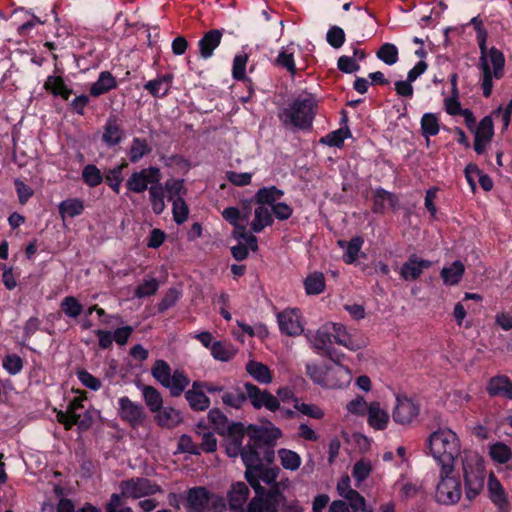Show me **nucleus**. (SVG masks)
I'll use <instances>...</instances> for the list:
<instances>
[{
  "label": "nucleus",
  "instance_id": "13d9d810",
  "mask_svg": "<svg viewBox=\"0 0 512 512\" xmlns=\"http://www.w3.org/2000/svg\"><path fill=\"white\" fill-rule=\"evenodd\" d=\"M211 355L214 359L227 362L234 356V351L222 341H215L211 345Z\"/></svg>",
  "mask_w": 512,
  "mask_h": 512
},
{
  "label": "nucleus",
  "instance_id": "cd10ccee",
  "mask_svg": "<svg viewBox=\"0 0 512 512\" xmlns=\"http://www.w3.org/2000/svg\"><path fill=\"white\" fill-rule=\"evenodd\" d=\"M118 87L116 78L110 71L100 72L98 79L90 87V95L93 97H99L103 94L110 92Z\"/></svg>",
  "mask_w": 512,
  "mask_h": 512
},
{
  "label": "nucleus",
  "instance_id": "3c124183",
  "mask_svg": "<svg viewBox=\"0 0 512 512\" xmlns=\"http://www.w3.org/2000/svg\"><path fill=\"white\" fill-rule=\"evenodd\" d=\"M363 243L364 239L361 236H355L350 239L346 245V251L343 255V261L346 264H353L357 260Z\"/></svg>",
  "mask_w": 512,
  "mask_h": 512
},
{
  "label": "nucleus",
  "instance_id": "ddd939ff",
  "mask_svg": "<svg viewBox=\"0 0 512 512\" xmlns=\"http://www.w3.org/2000/svg\"><path fill=\"white\" fill-rule=\"evenodd\" d=\"M244 388L246 390V401L250 400L255 409L259 410L265 407L271 412L280 409V400L268 390H262L251 382H246Z\"/></svg>",
  "mask_w": 512,
  "mask_h": 512
},
{
  "label": "nucleus",
  "instance_id": "e2e57ef3",
  "mask_svg": "<svg viewBox=\"0 0 512 512\" xmlns=\"http://www.w3.org/2000/svg\"><path fill=\"white\" fill-rule=\"evenodd\" d=\"M326 40L331 47L339 49L345 43V32L339 26H331L327 31Z\"/></svg>",
  "mask_w": 512,
  "mask_h": 512
},
{
  "label": "nucleus",
  "instance_id": "a18cd8bd",
  "mask_svg": "<svg viewBox=\"0 0 512 512\" xmlns=\"http://www.w3.org/2000/svg\"><path fill=\"white\" fill-rule=\"evenodd\" d=\"M469 24L473 26L476 32V40L478 43L480 54H487V52H489L487 48L488 31L484 27L482 19L479 16H475L470 20Z\"/></svg>",
  "mask_w": 512,
  "mask_h": 512
},
{
  "label": "nucleus",
  "instance_id": "774afa93",
  "mask_svg": "<svg viewBox=\"0 0 512 512\" xmlns=\"http://www.w3.org/2000/svg\"><path fill=\"white\" fill-rule=\"evenodd\" d=\"M66 83L61 76L50 75L47 77L44 88L53 96L58 97V94L65 88Z\"/></svg>",
  "mask_w": 512,
  "mask_h": 512
},
{
  "label": "nucleus",
  "instance_id": "6e6552de",
  "mask_svg": "<svg viewBox=\"0 0 512 512\" xmlns=\"http://www.w3.org/2000/svg\"><path fill=\"white\" fill-rule=\"evenodd\" d=\"M269 486L270 488H264L261 494H255L248 504L249 512H275V506H279L284 499H287L281 492L278 482Z\"/></svg>",
  "mask_w": 512,
  "mask_h": 512
},
{
  "label": "nucleus",
  "instance_id": "58836bf2",
  "mask_svg": "<svg viewBox=\"0 0 512 512\" xmlns=\"http://www.w3.org/2000/svg\"><path fill=\"white\" fill-rule=\"evenodd\" d=\"M273 224V217L268 208L258 206L254 211V219L251 222V230L254 233H260L267 226Z\"/></svg>",
  "mask_w": 512,
  "mask_h": 512
},
{
  "label": "nucleus",
  "instance_id": "f3484780",
  "mask_svg": "<svg viewBox=\"0 0 512 512\" xmlns=\"http://www.w3.org/2000/svg\"><path fill=\"white\" fill-rule=\"evenodd\" d=\"M211 492L204 486L189 488L185 496L187 512H206L209 507Z\"/></svg>",
  "mask_w": 512,
  "mask_h": 512
},
{
  "label": "nucleus",
  "instance_id": "603ef678",
  "mask_svg": "<svg viewBox=\"0 0 512 512\" xmlns=\"http://www.w3.org/2000/svg\"><path fill=\"white\" fill-rule=\"evenodd\" d=\"M489 454L491 458L499 464H506L512 457L510 447L502 442H496L491 445Z\"/></svg>",
  "mask_w": 512,
  "mask_h": 512
},
{
  "label": "nucleus",
  "instance_id": "5fc2aeb1",
  "mask_svg": "<svg viewBox=\"0 0 512 512\" xmlns=\"http://www.w3.org/2000/svg\"><path fill=\"white\" fill-rule=\"evenodd\" d=\"M207 418L215 431L224 435V429L229 424L227 416L219 408H213L209 410Z\"/></svg>",
  "mask_w": 512,
  "mask_h": 512
},
{
  "label": "nucleus",
  "instance_id": "f8f14e48",
  "mask_svg": "<svg viewBox=\"0 0 512 512\" xmlns=\"http://www.w3.org/2000/svg\"><path fill=\"white\" fill-rule=\"evenodd\" d=\"M124 498L139 499L161 492V487L144 477L122 480L119 485Z\"/></svg>",
  "mask_w": 512,
  "mask_h": 512
},
{
  "label": "nucleus",
  "instance_id": "864d4df0",
  "mask_svg": "<svg viewBox=\"0 0 512 512\" xmlns=\"http://www.w3.org/2000/svg\"><path fill=\"white\" fill-rule=\"evenodd\" d=\"M281 465L291 471L297 470L301 465V457L295 451L282 448L278 451Z\"/></svg>",
  "mask_w": 512,
  "mask_h": 512
},
{
  "label": "nucleus",
  "instance_id": "bb28decb",
  "mask_svg": "<svg viewBox=\"0 0 512 512\" xmlns=\"http://www.w3.org/2000/svg\"><path fill=\"white\" fill-rule=\"evenodd\" d=\"M367 422L375 430H384L389 423V414L377 401L371 402L367 412Z\"/></svg>",
  "mask_w": 512,
  "mask_h": 512
},
{
  "label": "nucleus",
  "instance_id": "c756f323",
  "mask_svg": "<svg viewBox=\"0 0 512 512\" xmlns=\"http://www.w3.org/2000/svg\"><path fill=\"white\" fill-rule=\"evenodd\" d=\"M246 371L260 384H270L273 380L269 367L261 362L250 360L246 364Z\"/></svg>",
  "mask_w": 512,
  "mask_h": 512
},
{
  "label": "nucleus",
  "instance_id": "473e14b6",
  "mask_svg": "<svg viewBox=\"0 0 512 512\" xmlns=\"http://www.w3.org/2000/svg\"><path fill=\"white\" fill-rule=\"evenodd\" d=\"M332 330V337L337 344L352 351L360 349V345L351 337L344 325L340 323H333Z\"/></svg>",
  "mask_w": 512,
  "mask_h": 512
},
{
  "label": "nucleus",
  "instance_id": "1a4fd4ad",
  "mask_svg": "<svg viewBox=\"0 0 512 512\" xmlns=\"http://www.w3.org/2000/svg\"><path fill=\"white\" fill-rule=\"evenodd\" d=\"M117 412L120 419L132 429L143 426L147 419L144 406L132 401L128 396H122L118 399Z\"/></svg>",
  "mask_w": 512,
  "mask_h": 512
},
{
  "label": "nucleus",
  "instance_id": "e433bc0d",
  "mask_svg": "<svg viewBox=\"0 0 512 512\" xmlns=\"http://www.w3.org/2000/svg\"><path fill=\"white\" fill-rule=\"evenodd\" d=\"M128 167V163L123 160L119 165L109 169L104 177L106 184L116 193L120 192V186L123 182V170Z\"/></svg>",
  "mask_w": 512,
  "mask_h": 512
},
{
  "label": "nucleus",
  "instance_id": "4c0bfd02",
  "mask_svg": "<svg viewBox=\"0 0 512 512\" xmlns=\"http://www.w3.org/2000/svg\"><path fill=\"white\" fill-rule=\"evenodd\" d=\"M223 404L234 409H241L246 403V390L235 386L230 391H225L221 396Z\"/></svg>",
  "mask_w": 512,
  "mask_h": 512
},
{
  "label": "nucleus",
  "instance_id": "f03ea898",
  "mask_svg": "<svg viewBox=\"0 0 512 512\" xmlns=\"http://www.w3.org/2000/svg\"><path fill=\"white\" fill-rule=\"evenodd\" d=\"M318 112V100L310 92L303 91L290 100L278 112L282 125L289 130L310 131Z\"/></svg>",
  "mask_w": 512,
  "mask_h": 512
},
{
  "label": "nucleus",
  "instance_id": "aec40b11",
  "mask_svg": "<svg viewBox=\"0 0 512 512\" xmlns=\"http://www.w3.org/2000/svg\"><path fill=\"white\" fill-rule=\"evenodd\" d=\"M372 202V212L379 215L385 213L386 204L392 210H396L399 207L398 196L395 193L387 191L382 187H377L373 190Z\"/></svg>",
  "mask_w": 512,
  "mask_h": 512
},
{
  "label": "nucleus",
  "instance_id": "0eeeda50",
  "mask_svg": "<svg viewBox=\"0 0 512 512\" xmlns=\"http://www.w3.org/2000/svg\"><path fill=\"white\" fill-rule=\"evenodd\" d=\"M452 473L453 471H446V474H444V469L440 470V481L435 493V499L440 504H455L461 498V482Z\"/></svg>",
  "mask_w": 512,
  "mask_h": 512
},
{
  "label": "nucleus",
  "instance_id": "7c9ffc66",
  "mask_svg": "<svg viewBox=\"0 0 512 512\" xmlns=\"http://www.w3.org/2000/svg\"><path fill=\"white\" fill-rule=\"evenodd\" d=\"M155 413V422L160 427L173 428L181 422L180 412L172 407H162Z\"/></svg>",
  "mask_w": 512,
  "mask_h": 512
},
{
  "label": "nucleus",
  "instance_id": "a19ab883",
  "mask_svg": "<svg viewBox=\"0 0 512 512\" xmlns=\"http://www.w3.org/2000/svg\"><path fill=\"white\" fill-rule=\"evenodd\" d=\"M189 407L196 412L206 411L210 407V399L204 392L184 391Z\"/></svg>",
  "mask_w": 512,
  "mask_h": 512
},
{
  "label": "nucleus",
  "instance_id": "2f4dec72",
  "mask_svg": "<svg viewBox=\"0 0 512 512\" xmlns=\"http://www.w3.org/2000/svg\"><path fill=\"white\" fill-rule=\"evenodd\" d=\"M148 192H149V201L151 204L152 211L156 215L162 214L166 208V204H165V191H164V187H163V184L161 183V181H159L158 183H156L154 185H151L149 187Z\"/></svg>",
  "mask_w": 512,
  "mask_h": 512
},
{
  "label": "nucleus",
  "instance_id": "37998d69",
  "mask_svg": "<svg viewBox=\"0 0 512 512\" xmlns=\"http://www.w3.org/2000/svg\"><path fill=\"white\" fill-rule=\"evenodd\" d=\"M163 187L165 193H167L168 200L172 203H174L178 198H183L187 193V189L184 185V179H168L163 184Z\"/></svg>",
  "mask_w": 512,
  "mask_h": 512
},
{
  "label": "nucleus",
  "instance_id": "20e7f679",
  "mask_svg": "<svg viewBox=\"0 0 512 512\" xmlns=\"http://www.w3.org/2000/svg\"><path fill=\"white\" fill-rule=\"evenodd\" d=\"M151 375L164 388L169 389L172 397H179L190 384L187 374L180 369H172L168 362L163 359H157L152 368Z\"/></svg>",
  "mask_w": 512,
  "mask_h": 512
},
{
  "label": "nucleus",
  "instance_id": "4d7b16f0",
  "mask_svg": "<svg viewBox=\"0 0 512 512\" xmlns=\"http://www.w3.org/2000/svg\"><path fill=\"white\" fill-rule=\"evenodd\" d=\"M475 136H479L484 142H490L494 136V124L492 116H485L482 118L474 130Z\"/></svg>",
  "mask_w": 512,
  "mask_h": 512
},
{
  "label": "nucleus",
  "instance_id": "7ed1b4c3",
  "mask_svg": "<svg viewBox=\"0 0 512 512\" xmlns=\"http://www.w3.org/2000/svg\"><path fill=\"white\" fill-rule=\"evenodd\" d=\"M429 450L441 469L454 471L455 460L460 454V441L451 429H439L428 438Z\"/></svg>",
  "mask_w": 512,
  "mask_h": 512
},
{
  "label": "nucleus",
  "instance_id": "a878e982",
  "mask_svg": "<svg viewBox=\"0 0 512 512\" xmlns=\"http://www.w3.org/2000/svg\"><path fill=\"white\" fill-rule=\"evenodd\" d=\"M173 79L172 73L158 75L155 79L146 82L143 88L154 98H164L170 92Z\"/></svg>",
  "mask_w": 512,
  "mask_h": 512
},
{
  "label": "nucleus",
  "instance_id": "f704fd0d",
  "mask_svg": "<svg viewBox=\"0 0 512 512\" xmlns=\"http://www.w3.org/2000/svg\"><path fill=\"white\" fill-rule=\"evenodd\" d=\"M151 152L152 147L148 144L146 139L134 137L128 150L129 160L131 163H137Z\"/></svg>",
  "mask_w": 512,
  "mask_h": 512
},
{
  "label": "nucleus",
  "instance_id": "c9c22d12",
  "mask_svg": "<svg viewBox=\"0 0 512 512\" xmlns=\"http://www.w3.org/2000/svg\"><path fill=\"white\" fill-rule=\"evenodd\" d=\"M352 136L351 131L347 125L340 127L337 130L329 132L325 136L321 137L319 142L329 147L341 148L344 145V141Z\"/></svg>",
  "mask_w": 512,
  "mask_h": 512
},
{
  "label": "nucleus",
  "instance_id": "69168bd1",
  "mask_svg": "<svg viewBox=\"0 0 512 512\" xmlns=\"http://www.w3.org/2000/svg\"><path fill=\"white\" fill-rule=\"evenodd\" d=\"M180 296L181 293L177 289L169 288L157 305L158 311L163 313L173 307L179 300Z\"/></svg>",
  "mask_w": 512,
  "mask_h": 512
},
{
  "label": "nucleus",
  "instance_id": "0e129e2a",
  "mask_svg": "<svg viewBox=\"0 0 512 512\" xmlns=\"http://www.w3.org/2000/svg\"><path fill=\"white\" fill-rule=\"evenodd\" d=\"M159 288V283L155 278L144 280L139 284L134 292L135 297L145 298L154 295Z\"/></svg>",
  "mask_w": 512,
  "mask_h": 512
},
{
  "label": "nucleus",
  "instance_id": "6e6d98bb",
  "mask_svg": "<svg viewBox=\"0 0 512 512\" xmlns=\"http://www.w3.org/2000/svg\"><path fill=\"white\" fill-rule=\"evenodd\" d=\"M24 366L23 359L15 354H7L3 357L2 367L9 375H17L19 374Z\"/></svg>",
  "mask_w": 512,
  "mask_h": 512
},
{
  "label": "nucleus",
  "instance_id": "412c9836",
  "mask_svg": "<svg viewBox=\"0 0 512 512\" xmlns=\"http://www.w3.org/2000/svg\"><path fill=\"white\" fill-rule=\"evenodd\" d=\"M487 490L489 499L497 507L498 512H510L507 494L494 473H490L488 477Z\"/></svg>",
  "mask_w": 512,
  "mask_h": 512
},
{
  "label": "nucleus",
  "instance_id": "49530a36",
  "mask_svg": "<svg viewBox=\"0 0 512 512\" xmlns=\"http://www.w3.org/2000/svg\"><path fill=\"white\" fill-rule=\"evenodd\" d=\"M376 56L379 60H381L385 64L391 66L398 62L399 51L395 44L384 43L380 46V48L376 52Z\"/></svg>",
  "mask_w": 512,
  "mask_h": 512
},
{
  "label": "nucleus",
  "instance_id": "4468645a",
  "mask_svg": "<svg viewBox=\"0 0 512 512\" xmlns=\"http://www.w3.org/2000/svg\"><path fill=\"white\" fill-rule=\"evenodd\" d=\"M420 414V404L406 395H397L392 412L393 420L401 425L410 424Z\"/></svg>",
  "mask_w": 512,
  "mask_h": 512
},
{
  "label": "nucleus",
  "instance_id": "9d476101",
  "mask_svg": "<svg viewBox=\"0 0 512 512\" xmlns=\"http://www.w3.org/2000/svg\"><path fill=\"white\" fill-rule=\"evenodd\" d=\"M162 180V173L159 167L149 166L139 171H134L126 181V188L128 191L141 194L149 190L151 185H154Z\"/></svg>",
  "mask_w": 512,
  "mask_h": 512
},
{
  "label": "nucleus",
  "instance_id": "393cba45",
  "mask_svg": "<svg viewBox=\"0 0 512 512\" xmlns=\"http://www.w3.org/2000/svg\"><path fill=\"white\" fill-rule=\"evenodd\" d=\"M249 494L250 490L246 483L241 481L233 483L227 492L229 508L236 512H242L243 506L246 503Z\"/></svg>",
  "mask_w": 512,
  "mask_h": 512
},
{
  "label": "nucleus",
  "instance_id": "39448f33",
  "mask_svg": "<svg viewBox=\"0 0 512 512\" xmlns=\"http://www.w3.org/2000/svg\"><path fill=\"white\" fill-rule=\"evenodd\" d=\"M504 67L505 56L496 47H492L487 54H480L481 87L485 98L490 97L492 94L493 78L501 79L504 76Z\"/></svg>",
  "mask_w": 512,
  "mask_h": 512
},
{
  "label": "nucleus",
  "instance_id": "4be33fe9",
  "mask_svg": "<svg viewBox=\"0 0 512 512\" xmlns=\"http://www.w3.org/2000/svg\"><path fill=\"white\" fill-rule=\"evenodd\" d=\"M125 138V131L121 127L119 118L116 115H110L103 128L102 142L108 147L119 145Z\"/></svg>",
  "mask_w": 512,
  "mask_h": 512
},
{
  "label": "nucleus",
  "instance_id": "9b49d317",
  "mask_svg": "<svg viewBox=\"0 0 512 512\" xmlns=\"http://www.w3.org/2000/svg\"><path fill=\"white\" fill-rule=\"evenodd\" d=\"M465 483V497L474 500L483 490L485 482V468L481 463H463Z\"/></svg>",
  "mask_w": 512,
  "mask_h": 512
},
{
  "label": "nucleus",
  "instance_id": "680f3d73",
  "mask_svg": "<svg viewBox=\"0 0 512 512\" xmlns=\"http://www.w3.org/2000/svg\"><path fill=\"white\" fill-rule=\"evenodd\" d=\"M247 54H237L233 59L232 77L236 81L246 80Z\"/></svg>",
  "mask_w": 512,
  "mask_h": 512
},
{
  "label": "nucleus",
  "instance_id": "de8ad7c7",
  "mask_svg": "<svg viewBox=\"0 0 512 512\" xmlns=\"http://www.w3.org/2000/svg\"><path fill=\"white\" fill-rule=\"evenodd\" d=\"M82 180L87 186L94 188L104 181V177L96 165L87 164L82 170Z\"/></svg>",
  "mask_w": 512,
  "mask_h": 512
},
{
  "label": "nucleus",
  "instance_id": "a211bd4d",
  "mask_svg": "<svg viewBox=\"0 0 512 512\" xmlns=\"http://www.w3.org/2000/svg\"><path fill=\"white\" fill-rule=\"evenodd\" d=\"M277 322L280 332L287 336H299L304 330L297 309H285L278 313Z\"/></svg>",
  "mask_w": 512,
  "mask_h": 512
},
{
  "label": "nucleus",
  "instance_id": "f257e3e1",
  "mask_svg": "<svg viewBox=\"0 0 512 512\" xmlns=\"http://www.w3.org/2000/svg\"><path fill=\"white\" fill-rule=\"evenodd\" d=\"M248 443L244 446L242 461L245 466V475H252V471H259L257 467L262 464H272L275 459L274 446L281 436L279 428L267 429L250 424L247 426Z\"/></svg>",
  "mask_w": 512,
  "mask_h": 512
},
{
  "label": "nucleus",
  "instance_id": "423d86ee",
  "mask_svg": "<svg viewBox=\"0 0 512 512\" xmlns=\"http://www.w3.org/2000/svg\"><path fill=\"white\" fill-rule=\"evenodd\" d=\"M306 374L315 384L329 389L342 388L351 380L350 370L343 365L336 369H325L315 364H307Z\"/></svg>",
  "mask_w": 512,
  "mask_h": 512
},
{
  "label": "nucleus",
  "instance_id": "c03bdc74",
  "mask_svg": "<svg viewBox=\"0 0 512 512\" xmlns=\"http://www.w3.org/2000/svg\"><path fill=\"white\" fill-rule=\"evenodd\" d=\"M83 305L72 295L66 296L60 303V310L68 318L77 319L83 313Z\"/></svg>",
  "mask_w": 512,
  "mask_h": 512
},
{
  "label": "nucleus",
  "instance_id": "bf43d9fd",
  "mask_svg": "<svg viewBox=\"0 0 512 512\" xmlns=\"http://www.w3.org/2000/svg\"><path fill=\"white\" fill-rule=\"evenodd\" d=\"M172 215L176 224H183L189 216V208L184 198H178L172 203Z\"/></svg>",
  "mask_w": 512,
  "mask_h": 512
},
{
  "label": "nucleus",
  "instance_id": "79ce46f5",
  "mask_svg": "<svg viewBox=\"0 0 512 512\" xmlns=\"http://www.w3.org/2000/svg\"><path fill=\"white\" fill-rule=\"evenodd\" d=\"M325 277L322 272L310 273L304 280L305 292L308 295H318L325 289Z\"/></svg>",
  "mask_w": 512,
  "mask_h": 512
},
{
  "label": "nucleus",
  "instance_id": "72a5a7b5",
  "mask_svg": "<svg viewBox=\"0 0 512 512\" xmlns=\"http://www.w3.org/2000/svg\"><path fill=\"white\" fill-rule=\"evenodd\" d=\"M143 399L149 410L154 413L162 409L163 398L161 393L153 386L141 385Z\"/></svg>",
  "mask_w": 512,
  "mask_h": 512
},
{
  "label": "nucleus",
  "instance_id": "5701e85b",
  "mask_svg": "<svg viewBox=\"0 0 512 512\" xmlns=\"http://www.w3.org/2000/svg\"><path fill=\"white\" fill-rule=\"evenodd\" d=\"M486 392L490 397L512 400V381L504 374L493 376L486 384Z\"/></svg>",
  "mask_w": 512,
  "mask_h": 512
},
{
  "label": "nucleus",
  "instance_id": "2eb2a0df",
  "mask_svg": "<svg viewBox=\"0 0 512 512\" xmlns=\"http://www.w3.org/2000/svg\"><path fill=\"white\" fill-rule=\"evenodd\" d=\"M350 483L349 476L343 475L337 483L338 495L350 502L355 512H373V509L367 505L366 499L357 490L352 489Z\"/></svg>",
  "mask_w": 512,
  "mask_h": 512
},
{
  "label": "nucleus",
  "instance_id": "8fccbe9b",
  "mask_svg": "<svg viewBox=\"0 0 512 512\" xmlns=\"http://www.w3.org/2000/svg\"><path fill=\"white\" fill-rule=\"evenodd\" d=\"M311 342L316 352L322 356L332 344V334L326 330L318 329L312 336Z\"/></svg>",
  "mask_w": 512,
  "mask_h": 512
},
{
  "label": "nucleus",
  "instance_id": "6ab92c4d",
  "mask_svg": "<svg viewBox=\"0 0 512 512\" xmlns=\"http://www.w3.org/2000/svg\"><path fill=\"white\" fill-rule=\"evenodd\" d=\"M432 265V261L420 259L416 254H411L408 260L401 266L400 276L405 281L417 280L423 271L429 269Z\"/></svg>",
  "mask_w": 512,
  "mask_h": 512
},
{
  "label": "nucleus",
  "instance_id": "09e8293b",
  "mask_svg": "<svg viewBox=\"0 0 512 512\" xmlns=\"http://www.w3.org/2000/svg\"><path fill=\"white\" fill-rule=\"evenodd\" d=\"M421 133L424 137L436 136L440 131L437 116L434 113H425L421 118Z\"/></svg>",
  "mask_w": 512,
  "mask_h": 512
},
{
  "label": "nucleus",
  "instance_id": "338daca9",
  "mask_svg": "<svg viewBox=\"0 0 512 512\" xmlns=\"http://www.w3.org/2000/svg\"><path fill=\"white\" fill-rule=\"evenodd\" d=\"M372 467L369 461L361 459L357 461L352 470V476L358 481L362 482L367 479L371 473Z\"/></svg>",
  "mask_w": 512,
  "mask_h": 512
},
{
  "label": "nucleus",
  "instance_id": "ea45409f",
  "mask_svg": "<svg viewBox=\"0 0 512 512\" xmlns=\"http://www.w3.org/2000/svg\"><path fill=\"white\" fill-rule=\"evenodd\" d=\"M58 210L62 219L65 217L74 218L83 213L84 203L79 198L66 199L59 204Z\"/></svg>",
  "mask_w": 512,
  "mask_h": 512
},
{
  "label": "nucleus",
  "instance_id": "052dcab7",
  "mask_svg": "<svg viewBox=\"0 0 512 512\" xmlns=\"http://www.w3.org/2000/svg\"><path fill=\"white\" fill-rule=\"evenodd\" d=\"M294 408L305 416L320 420L324 417V411L315 404L301 403L299 399H295Z\"/></svg>",
  "mask_w": 512,
  "mask_h": 512
},
{
  "label": "nucleus",
  "instance_id": "dca6fc26",
  "mask_svg": "<svg viewBox=\"0 0 512 512\" xmlns=\"http://www.w3.org/2000/svg\"><path fill=\"white\" fill-rule=\"evenodd\" d=\"M268 464H262L257 467L259 471H252V475H245V479L249 483V485L255 491V494H261L264 491V487L261 485L260 481H263L267 485H272L277 482V478L280 473V468L278 466L267 467Z\"/></svg>",
  "mask_w": 512,
  "mask_h": 512
},
{
  "label": "nucleus",
  "instance_id": "c85d7f7f",
  "mask_svg": "<svg viewBox=\"0 0 512 512\" xmlns=\"http://www.w3.org/2000/svg\"><path fill=\"white\" fill-rule=\"evenodd\" d=\"M465 273V266L460 260H455L450 266L442 268L440 277L446 286L458 285Z\"/></svg>",
  "mask_w": 512,
  "mask_h": 512
},
{
  "label": "nucleus",
  "instance_id": "b1692460",
  "mask_svg": "<svg viewBox=\"0 0 512 512\" xmlns=\"http://www.w3.org/2000/svg\"><path fill=\"white\" fill-rule=\"evenodd\" d=\"M223 29H211L204 33L198 41L200 57L207 60L214 54V50L221 44Z\"/></svg>",
  "mask_w": 512,
  "mask_h": 512
}]
</instances>
